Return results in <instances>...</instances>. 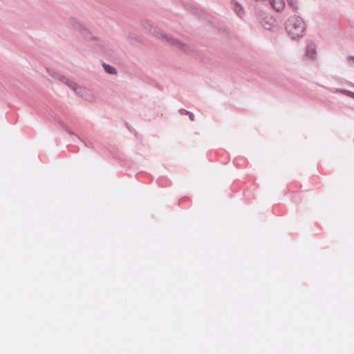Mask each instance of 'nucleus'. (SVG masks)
<instances>
[{
	"instance_id": "nucleus-9",
	"label": "nucleus",
	"mask_w": 354,
	"mask_h": 354,
	"mask_svg": "<svg viewBox=\"0 0 354 354\" xmlns=\"http://www.w3.org/2000/svg\"><path fill=\"white\" fill-rule=\"evenodd\" d=\"M290 3H292V0H288Z\"/></svg>"
},
{
	"instance_id": "nucleus-3",
	"label": "nucleus",
	"mask_w": 354,
	"mask_h": 354,
	"mask_svg": "<svg viewBox=\"0 0 354 354\" xmlns=\"http://www.w3.org/2000/svg\"><path fill=\"white\" fill-rule=\"evenodd\" d=\"M66 84L77 93H81L82 88L71 80H67Z\"/></svg>"
},
{
	"instance_id": "nucleus-2",
	"label": "nucleus",
	"mask_w": 354,
	"mask_h": 354,
	"mask_svg": "<svg viewBox=\"0 0 354 354\" xmlns=\"http://www.w3.org/2000/svg\"><path fill=\"white\" fill-rule=\"evenodd\" d=\"M270 3L272 7L277 11L281 10L285 6V2L283 0H271Z\"/></svg>"
},
{
	"instance_id": "nucleus-5",
	"label": "nucleus",
	"mask_w": 354,
	"mask_h": 354,
	"mask_svg": "<svg viewBox=\"0 0 354 354\" xmlns=\"http://www.w3.org/2000/svg\"><path fill=\"white\" fill-rule=\"evenodd\" d=\"M104 68L105 71L107 73H110V74H115V68H113L111 66L104 64Z\"/></svg>"
},
{
	"instance_id": "nucleus-4",
	"label": "nucleus",
	"mask_w": 354,
	"mask_h": 354,
	"mask_svg": "<svg viewBox=\"0 0 354 354\" xmlns=\"http://www.w3.org/2000/svg\"><path fill=\"white\" fill-rule=\"evenodd\" d=\"M316 54L315 46L313 44H310L307 47L306 55L310 58H313Z\"/></svg>"
},
{
	"instance_id": "nucleus-6",
	"label": "nucleus",
	"mask_w": 354,
	"mask_h": 354,
	"mask_svg": "<svg viewBox=\"0 0 354 354\" xmlns=\"http://www.w3.org/2000/svg\"><path fill=\"white\" fill-rule=\"evenodd\" d=\"M234 9L237 15H241L242 14V8L237 3H234Z\"/></svg>"
},
{
	"instance_id": "nucleus-8",
	"label": "nucleus",
	"mask_w": 354,
	"mask_h": 354,
	"mask_svg": "<svg viewBox=\"0 0 354 354\" xmlns=\"http://www.w3.org/2000/svg\"><path fill=\"white\" fill-rule=\"evenodd\" d=\"M189 118L191 120H194V115L192 113L189 114Z\"/></svg>"
},
{
	"instance_id": "nucleus-1",
	"label": "nucleus",
	"mask_w": 354,
	"mask_h": 354,
	"mask_svg": "<svg viewBox=\"0 0 354 354\" xmlns=\"http://www.w3.org/2000/svg\"><path fill=\"white\" fill-rule=\"evenodd\" d=\"M304 24H287L286 30L293 39H297L303 35Z\"/></svg>"
},
{
	"instance_id": "nucleus-7",
	"label": "nucleus",
	"mask_w": 354,
	"mask_h": 354,
	"mask_svg": "<svg viewBox=\"0 0 354 354\" xmlns=\"http://www.w3.org/2000/svg\"><path fill=\"white\" fill-rule=\"evenodd\" d=\"M341 93L354 99V93L353 92H351V91H349L347 90H342V91H341Z\"/></svg>"
}]
</instances>
